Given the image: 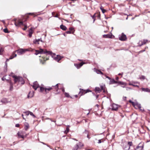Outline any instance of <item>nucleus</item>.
<instances>
[{"mask_svg": "<svg viewBox=\"0 0 150 150\" xmlns=\"http://www.w3.org/2000/svg\"><path fill=\"white\" fill-rule=\"evenodd\" d=\"M52 52L49 51H47L46 50H43L42 49H40L39 50H35V54L37 55L39 54H45L46 55H51Z\"/></svg>", "mask_w": 150, "mask_h": 150, "instance_id": "obj_1", "label": "nucleus"}, {"mask_svg": "<svg viewBox=\"0 0 150 150\" xmlns=\"http://www.w3.org/2000/svg\"><path fill=\"white\" fill-rule=\"evenodd\" d=\"M80 91L79 92V95L80 96L88 92L91 91L89 89L85 90L81 88L80 89Z\"/></svg>", "mask_w": 150, "mask_h": 150, "instance_id": "obj_2", "label": "nucleus"}, {"mask_svg": "<svg viewBox=\"0 0 150 150\" xmlns=\"http://www.w3.org/2000/svg\"><path fill=\"white\" fill-rule=\"evenodd\" d=\"M28 51L27 49H21L17 51V52L19 55H21L24 54L26 51Z\"/></svg>", "mask_w": 150, "mask_h": 150, "instance_id": "obj_3", "label": "nucleus"}, {"mask_svg": "<svg viewBox=\"0 0 150 150\" xmlns=\"http://www.w3.org/2000/svg\"><path fill=\"white\" fill-rule=\"evenodd\" d=\"M127 39L126 36L123 33H122L121 35L119 37V39L121 41H125Z\"/></svg>", "mask_w": 150, "mask_h": 150, "instance_id": "obj_4", "label": "nucleus"}, {"mask_svg": "<svg viewBox=\"0 0 150 150\" xmlns=\"http://www.w3.org/2000/svg\"><path fill=\"white\" fill-rule=\"evenodd\" d=\"M147 41L148 40H147L145 39L143 40V41H139L138 42V46L139 47H141L142 45L145 44Z\"/></svg>", "mask_w": 150, "mask_h": 150, "instance_id": "obj_5", "label": "nucleus"}, {"mask_svg": "<svg viewBox=\"0 0 150 150\" xmlns=\"http://www.w3.org/2000/svg\"><path fill=\"white\" fill-rule=\"evenodd\" d=\"M33 88L36 90L37 88L40 87V86L37 81H35L33 83V85L32 86Z\"/></svg>", "mask_w": 150, "mask_h": 150, "instance_id": "obj_6", "label": "nucleus"}, {"mask_svg": "<svg viewBox=\"0 0 150 150\" xmlns=\"http://www.w3.org/2000/svg\"><path fill=\"white\" fill-rule=\"evenodd\" d=\"M63 57H62L59 55H57L54 58V59L55 60L59 62Z\"/></svg>", "mask_w": 150, "mask_h": 150, "instance_id": "obj_7", "label": "nucleus"}, {"mask_svg": "<svg viewBox=\"0 0 150 150\" xmlns=\"http://www.w3.org/2000/svg\"><path fill=\"white\" fill-rule=\"evenodd\" d=\"M86 63L82 62H81L79 64H74V66L78 69L80 68L81 67H82L83 64H85Z\"/></svg>", "mask_w": 150, "mask_h": 150, "instance_id": "obj_8", "label": "nucleus"}, {"mask_svg": "<svg viewBox=\"0 0 150 150\" xmlns=\"http://www.w3.org/2000/svg\"><path fill=\"white\" fill-rule=\"evenodd\" d=\"M40 42H43L42 39V38H40V39H35L34 40L33 42V43L35 44H40Z\"/></svg>", "mask_w": 150, "mask_h": 150, "instance_id": "obj_9", "label": "nucleus"}, {"mask_svg": "<svg viewBox=\"0 0 150 150\" xmlns=\"http://www.w3.org/2000/svg\"><path fill=\"white\" fill-rule=\"evenodd\" d=\"M112 35L111 33H110L106 35H103V38H112Z\"/></svg>", "mask_w": 150, "mask_h": 150, "instance_id": "obj_10", "label": "nucleus"}, {"mask_svg": "<svg viewBox=\"0 0 150 150\" xmlns=\"http://www.w3.org/2000/svg\"><path fill=\"white\" fill-rule=\"evenodd\" d=\"M13 78L14 79V82L15 83L17 82H19V76H17L15 75L12 76Z\"/></svg>", "mask_w": 150, "mask_h": 150, "instance_id": "obj_11", "label": "nucleus"}, {"mask_svg": "<svg viewBox=\"0 0 150 150\" xmlns=\"http://www.w3.org/2000/svg\"><path fill=\"white\" fill-rule=\"evenodd\" d=\"M53 86L52 87H49L47 88H45V91L46 93H48L49 92L53 89Z\"/></svg>", "mask_w": 150, "mask_h": 150, "instance_id": "obj_12", "label": "nucleus"}, {"mask_svg": "<svg viewBox=\"0 0 150 150\" xmlns=\"http://www.w3.org/2000/svg\"><path fill=\"white\" fill-rule=\"evenodd\" d=\"M118 108L117 105L116 104H113L112 105V110L116 111L118 110Z\"/></svg>", "mask_w": 150, "mask_h": 150, "instance_id": "obj_13", "label": "nucleus"}, {"mask_svg": "<svg viewBox=\"0 0 150 150\" xmlns=\"http://www.w3.org/2000/svg\"><path fill=\"white\" fill-rule=\"evenodd\" d=\"M19 83L21 82V84H23L24 83V81L23 79L21 77H19Z\"/></svg>", "mask_w": 150, "mask_h": 150, "instance_id": "obj_14", "label": "nucleus"}, {"mask_svg": "<svg viewBox=\"0 0 150 150\" xmlns=\"http://www.w3.org/2000/svg\"><path fill=\"white\" fill-rule=\"evenodd\" d=\"M141 89L142 91L145 92H150V89L148 88H142Z\"/></svg>", "mask_w": 150, "mask_h": 150, "instance_id": "obj_15", "label": "nucleus"}, {"mask_svg": "<svg viewBox=\"0 0 150 150\" xmlns=\"http://www.w3.org/2000/svg\"><path fill=\"white\" fill-rule=\"evenodd\" d=\"M34 95V93L33 92H30L28 95V98H31L33 97Z\"/></svg>", "mask_w": 150, "mask_h": 150, "instance_id": "obj_16", "label": "nucleus"}, {"mask_svg": "<svg viewBox=\"0 0 150 150\" xmlns=\"http://www.w3.org/2000/svg\"><path fill=\"white\" fill-rule=\"evenodd\" d=\"M117 83V82L115 81L114 79H110V84H112L114 83Z\"/></svg>", "mask_w": 150, "mask_h": 150, "instance_id": "obj_17", "label": "nucleus"}, {"mask_svg": "<svg viewBox=\"0 0 150 150\" xmlns=\"http://www.w3.org/2000/svg\"><path fill=\"white\" fill-rule=\"evenodd\" d=\"M143 146H139V145L136 147L135 150H143Z\"/></svg>", "mask_w": 150, "mask_h": 150, "instance_id": "obj_18", "label": "nucleus"}, {"mask_svg": "<svg viewBox=\"0 0 150 150\" xmlns=\"http://www.w3.org/2000/svg\"><path fill=\"white\" fill-rule=\"evenodd\" d=\"M1 102L2 103L4 104H6L8 103V101L7 100L6 98H3L1 101Z\"/></svg>", "mask_w": 150, "mask_h": 150, "instance_id": "obj_19", "label": "nucleus"}, {"mask_svg": "<svg viewBox=\"0 0 150 150\" xmlns=\"http://www.w3.org/2000/svg\"><path fill=\"white\" fill-rule=\"evenodd\" d=\"M124 145L125 146H124L123 148L125 150H128L130 149V147L129 146H128V145H127L125 144Z\"/></svg>", "mask_w": 150, "mask_h": 150, "instance_id": "obj_20", "label": "nucleus"}, {"mask_svg": "<svg viewBox=\"0 0 150 150\" xmlns=\"http://www.w3.org/2000/svg\"><path fill=\"white\" fill-rule=\"evenodd\" d=\"M60 28L61 29L64 30H66L67 29V27L63 25H60Z\"/></svg>", "mask_w": 150, "mask_h": 150, "instance_id": "obj_21", "label": "nucleus"}, {"mask_svg": "<svg viewBox=\"0 0 150 150\" xmlns=\"http://www.w3.org/2000/svg\"><path fill=\"white\" fill-rule=\"evenodd\" d=\"M95 90L96 92L97 93H100L101 91V89L98 87H96Z\"/></svg>", "mask_w": 150, "mask_h": 150, "instance_id": "obj_22", "label": "nucleus"}, {"mask_svg": "<svg viewBox=\"0 0 150 150\" xmlns=\"http://www.w3.org/2000/svg\"><path fill=\"white\" fill-rule=\"evenodd\" d=\"M76 144L78 145V147L79 148L83 146V144L81 142H79L78 143H77Z\"/></svg>", "mask_w": 150, "mask_h": 150, "instance_id": "obj_23", "label": "nucleus"}, {"mask_svg": "<svg viewBox=\"0 0 150 150\" xmlns=\"http://www.w3.org/2000/svg\"><path fill=\"white\" fill-rule=\"evenodd\" d=\"M33 33L32 28H30L29 31L28 35L30 37H31L32 36V34Z\"/></svg>", "mask_w": 150, "mask_h": 150, "instance_id": "obj_24", "label": "nucleus"}, {"mask_svg": "<svg viewBox=\"0 0 150 150\" xmlns=\"http://www.w3.org/2000/svg\"><path fill=\"white\" fill-rule=\"evenodd\" d=\"M10 90L11 91H12L13 89V84L12 82L11 81H10Z\"/></svg>", "mask_w": 150, "mask_h": 150, "instance_id": "obj_25", "label": "nucleus"}, {"mask_svg": "<svg viewBox=\"0 0 150 150\" xmlns=\"http://www.w3.org/2000/svg\"><path fill=\"white\" fill-rule=\"evenodd\" d=\"M79 148L78 147V145L76 144L73 147V150H77Z\"/></svg>", "mask_w": 150, "mask_h": 150, "instance_id": "obj_26", "label": "nucleus"}, {"mask_svg": "<svg viewBox=\"0 0 150 150\" xmlns=\"http://www.w3.org/2000/svg\"><path fill=\"white\" fill-rule=\"evenodd\" d=\"M96 13H95L94 14L93 16H92L91 15V16L92 17V19H93V23H94L95 21L96 20V19L95 18V17H96Z\"/></svg>", "mask_w": 150, "mask_h": 150, "instance_id": "obj_27", "label": "nucleus"}, {"mask_svg": "<svg viewBox=\"0 0 150 150\" xmlns=\"http://www.w3.org/2000/svg\"><path fill=\"white\" fill-rule=\"evenodd\" d=\"M29 125L28 124H27L26 125H25V130H27L29 128Z\"/></svg>", "mask_w": 150, "mask_h": 150, "instance_id": "obj_28", "label": "nucleus"}, {"mask_svg": "<svg viewBox=\"0 0 150 150\" xmlns=\"http://www.w3.org/2000/svg\"><path fill=\"white\" fill-rule=\"evenodd\" d=\"M135 105V106H137L139 109L141 108V106L140 104H139L138 103H136Z\"/></svg>", "mask_w": 150, "mask_h": 150, "instance_id": "obj_29", "label": "nucleus"}, {"mask_svg": "<svg viewBox=\"0 0 150 150\" xmlns=\"http://www.w3.org/2000/svg\"><path fill=\"white\" fill-rule=\"evenodd\" d=\"M125 144L127 145H128V146L130 147L131 146H132V142H128L127 144L125 143Z\"/></svg>", "mask_w": 150, "mask_h": 150, "instance_id": "obj_30", "label": "nucleus"}, {"mask_svg": "<svg viewBox=\"0 0 150 150\" xmlns=\"http://www.w3.org/2000/svg\"><path fill=\"white\" fill-rule=\"evenodd\" d=\"M4 49L2 47L0 48V55L2 54V52L4 51Z\"/></svg>", "mask_w": 150, "mask_h": 150, "instance_id": "obj_31", "label": "nucleus"}, {"mask_svg": "<svg viewBox=\"0 0 150 150\" xmlns=\"http://www.w3.org/2000/svg\"><path fill=\"white\" fill-rule=\"evenodd\" d=\"M139 79L141 80H144L145 79V77L144 76H141L140 77Z\"/></svg>", "mask_w": 150, "mask_h": 150, "instance_id": "obj_32", "label": "nucleus"}, {"mask_svg": "<svg viewBox=\"0 0 150 150\" xmlns=\"http://www.w3.org/2000/svg\"><path fill=\"white\" fill-rule=\"evenodd\" d=\"M69 129L68 127H67L66 129V130L64 131V133L66 134L69 131Z\"/></svg>", "mask_w": 150, "mask_h": 150, "instance_id": "obj_33", "label": "nucleus"}, {"mask_svg": "<svg viewBox=\"0 0 150 150\" xmlns=\"http://www.w3.org/2000/svg\"><path fill=\"white\" fill-rule=\"evenodd\" d=\"M84 134H85L87 135V137L88 138H89V135H88V131L87 130H85L83 132Z\"/></svg>", "mask_w": 150, "mask_h": 150, "instance_id": "obj_34", "label": "nucleus"}, {"mask_svg": "<svg viewBox=\"0 0 150 150\" xmlns=\"http://www.w3.org/2000/svg\"><path fill=\"white\" fill-rule=\"evenodd\" d=\"M30 112V111H26L24 112H23L24 113L26 114V115L28 116L30 114L29 112Z\"/></svg>", "mask_w": 150, "mask_h": 150, "instance_id": "obj_35", "label": "nucleus"}, {"mask_svg": "<svg viewBox=\"0 0 150 150\" xmlns=\"http://www.w3.org/2000/svg\"><path fill=\"white\" fill-rule=\"evenodd\" d=\"M29 112L30 115L31 116H32L34 118L36 117L35 115L33 113L30 111Z\"/></svg>", "mask_w": 150, "mask_h": 150, "instance_id": "obj_36", "label": "nucleus"}, {"mask_svg": "<svg viewBox=\"0 0 150 150\" xmlns=\"http://www.w3.org/2000/svg\"><path fill=\"white\" fill-rule=\"evenodd\" d=\"M40 91L41 92H43V91L45 90V88L42 87H40Z\"/></svg>", "mask_w": 150, "mask_h": 150, "instance_id": "obj_37", "label": "nucleus"}, {"mask_svg": "<svg viewBox=\"0 0 150 150\" xmlns=\"http://www.w3.org/2000/svg\"><path fill=\"white\" fill-rule=\"evenodd\" d=\"M18 135L19 137H21L23 139L24 138V136L20 134L19 133H18Z\"/></svg>", "mask_w": 150, "mask_h": 150, "instance_id": "obj_38", "label": "nucleus"}, {"mask_svg": "<svg viewBox=\"0 0 150 150\" xmlns=\"http://www.w3.org/2000/svg\"><path fill=\"white\" fill-rule=\"evenodd\" d=\"M104 142V140L102 139H99L98 140V144L102 142Z\"/></svg>", "mask_w": 150, "mask_h": 150, "instance_id": "obj_39", "label": "nucleus"}, {"mask_svg": "<svg viewBox=\"0 0 150 150\" xmlns=\"http://www.w3.org/2000/svg\"><path fill=\"white\" fill-rule=\"evenodd\" d=\"M4 31L5 33H8L9 32L8 29L6 28H5L4 29Z\"/></svg>", "mask_w": 150, "mask_h": 150, "instance_id": "obj_40", "label": "nucleus"}, {"mask_svg": "<svg viewBox=\"0 0 150 150\" xmlns=\"http://www.w3.org/2000/svg\"><path fill=\"white\" fill-rule=\"evenodd\" d=\"M69 29V30L71 32H72V33L73 32H74V28L72 27L70 28Z\"/></svg>", "mask_w": 150, "mask_h": 150, "instance_id": "obj_41", "label": "nucleus"}, {"mask_svg": "<svg viewBox=\"0 0 150 150\" xmlns=\"http://www.w3.org/2000/svg\"><path fill=\"white\" fill-rule=\"evenodd\" d=\"M18 24H19V26L21 25H24L23 22L22 21H18Z\"/></svg>", "mask_w": 150, "mask_h": 150, "instance_id": "obj_42", "label": "nucleus"}, {"mask_svg": "<svg viewBox=\"0 0 150 150\" xmlns=\"http://www.w3.org/2000/svg\"><path fill=\"white\" fill-rule=\"evenodd\" d=\"M96 14H97V16H96L97 17L98 19H100V13H96Z\"/></svg>", "mask_w": 150, "mask_h": 150, "instance_id": "obj_43", "label": "nucleus"}, {"mask_svg": "<svg viewBox=\"0 0 150 150\" xmlns=\"http://www.w3.org/2000/svg\"><path fill=\"white\" fill-rule=\"evenodd\" d=\"M129 85L132 86H136V87H139V86H138L134 85L132 83H129Z\"/></svg>", "mask_w": 150, "mask_h": 150, "instance_id": "obj_44", "label": "nucleus"}, {"mask_svg": "<svg viewBox=\"0 0 150 150\" xmlns=\"http://www.w3.org/2000/svg\"><path fill=\"white\" fill-rule=\"evenodd\" d=\"M66 33L67 34H71V33L73 34L74 33V32H73L72 33V32H71L69 30V31H67L66 32Z\"/></svg>", "mask_w": 150, "mask_h": 150, "instance_id": "obj_45", "label": "nucleus"}, {"mask_svg": "<svg viewBox=\"0 0 150 150\" xmlns=\"http://www.w3.org/2000/svg\"><path fill=\"white\" fill-rule=\"evenodd\" d=\"M64 94H65V96L66 97H69V95L68 93H65Z\"/></svg>", "mask_w": 150, "mask_h": 150, "instance_id": "obj_46", "label": "nucleus"}, {"mask_svg": "<svg viewBox=\"0 0 150 150\" xmlns=\"http://www.w3.org/2000/svg\"><path fill=\"white\" fill-rule=\"evenodd\" d=\"M18 23H18V22H16L15 23V25L16 26H19V25Z\"/></svg>", "mask_w": 150, "mask_h": 150, "instance_id": "obj_47", "label": "nucleus"}, {"mask_svg": "<svg viewBox=\"0 0 150 150\" xmlns=\"http://www.w3.org/2000/svg\"><path fill=\"white\" fill-rule=\"evenodd\" d=\"M24 25V28H23V29L24 30H25L27 28V25Z\"/></svg>", "mask_w": 150, "mask_h": 150, "instance_id": "obj_48", "label": "nucleus"}, {"mask_svg": "<svg viewBox=\"0 0 150 150\" xmlns=\"http://www.w3.org/2000/svg\"><path fill=\"white\" fill-rule=\"evenodd\" d=\"M96 72L98 74H100V70H97L96 71Z\"/></svg>", "mask_w": 150, "mask_h": 150, "instance_id": "obj_49", "label": "nucleus"}, {"mask_svg": "<svg viewBox=\"0 0 150 150\" xmlns=\"http://www.w3.org/2000/svg\"><path fill=\"white\" fill-rule=\"evenodd\" d=\"M145 51V49H144L143 50H141L140 51H139V53H141L143 52H144V51Z\"/></svg>", "mask_w": 150, "mask_h": 150, "instance_id": "obj_50", "label": "nucleus"}, {"mask_svg": "<svg viewBox=\"0 0 150 150\" xmlns=\"http://www.w3.org/2000/svg\"><path fill=\"white\" fill-rule=\"evenodd\" d=\"M58 84H57L56 86H54V87L56 89H57L58 88Z\"/></svg>", "mask_w": 150, "mask_h": 150, "instance_id": "obj_51", "label": "nucleus"}, {"mask_svg": "<svg viewBox=\"0 0 150 150\" xmlns=\"http://www.w3.org/2000/svg\"><path fill=\"white\" fill-rule=\"evenodd\" d=\"M106 11V10L104 9H103L102 10V11L103 13H104Z\"/></svg>", "mask_w": 150, "mask_h": 150, "instance_id": "obj_52", "label": "nucleus"}, {"mask_svg": "<svg viewBox=\"0 0 150 150\" xmlns=\"http://www.w3.org/2000/svg\"><path fill=\"white\" fill-rule=\"evenodd\" d=\"M17 56V54H15V56L14 57H10L9 59H12L13 57H15L16 56Z\"/></svg>", "mask_w": 150, "mask_h": 150, "instance_id": "obj_53", "label": "nucleus"}, {"mask_svg": "<svg viewBox=\"0 0 150 150\" xmlns=\"http://www.w3.org/2000/svg\"><path fill=\"white\" fill-rule=\"evenodd\" d=\"M15 126L16 127H19V124H17Z\"/></svg>", "mask_w": 150, "mask_h": 150, "instance_id": "obj_54", "label": "nucleus"}, {"mask_svg": "<svg viewBox=\"0 0 150 150\" xmlns=\"http://www.w3.org/2000/svg\"><path fill=\"white\" fill-rule=\"evenodd\" d=\"M1 79L2 81H4V80L6 79V78H5L4 76Z\"/></svg>", "mask_w": 150, "mask_h": 150, "instance_id": "obj_55", "label": "nucleus"}, {"mask_svg": "<svg viewBox=\"0 0 150 150\" xmlns=\"http://www.w3.org/2000/svg\"><path fill=\"white\" fill-rule=\"evenodd\" d=\"M117 83H119L121 84H123V83L121 81H119Z\"/></svg>", "mask_w": 150, "mask_h": 150, "instance_id": "obj_56", "label": "nucleus"}, {"mask_svg": "<svg viewBox=\"0 0 150 150\" xmlns=\"http://www.w3.org/2000/svg\"><path fill=\"white\" fill-rule=\"evenodd\" d=\"M48 119H50L52 122H56V121H54V120H52V119H50V118H48Z\"/></svg>", "mask_w": 150, "mask_h": 150, "instance_id": "obj_57", "label": "nucleus"}, {"mask_svg": "<svg viewBox=\"0 0 150 150\" xmlns=\"http://www.w3.org/2000/svg\"><path fill=\"white\" fill-rule=\"evenodd\" d=\"M132 103L133 105H134V106H135V103L134 102H132Z\"/></svg>", "mask_w": 150, "mask_h": 150, "instance_id": "obj_58", "label": "nucleus"}, {"mask_svg": "<svg viewBox=\"0 0 150 150\" xmlns=\"http://www.w3.org/2000/svg\"><path fill=\"white\" fill-rule=\"evenodd\" d=\"M100 9L102 11V10H103V7H102V6H101L100 7Z\"/></svg>", "mask_w": 150, "mask_h": 150, "instance_id": "obj_59", "label": "nucleus"}, {"mask_svg": "<svg viewBox=\"0 0 150 150\" xmlns=\"http://www.w3.org/2000/svg\"><path fill=\"white\" fill-rule=\"evenodd\" d=\"M100 9L102 11V10H103V7H102V6H101L100 7Z\"/></svg>", "mask_w": 150, "mask_h": 150, "instance_id": "obj_60", "label": "nucleus"}, {"mask_svg": "<svg viewBox=\"0 0 150 150\" xmlns=\"http://www.w3.org/2000/svg\"><path fill=\"white\" fill-rule=\"evenodd\" d=\"M54 16L55 17H58V14H57L55 16Z\"/></svg>", "mask_w": 150, "mask_h": 150, "instance_id": "obj_61", "label": "nucleus"}, {"mask_svg": "<svg viewBox=\"0 0 150 150\" xmlns=\"http://www.w3.org/2000/svg\"><path fill=\"white\" fill-rule=\"evenodd\" d=\"M29 14L33 15H34V13H29Z\"/></svg>", "mask_w": 150, "mask_h": 150, "instance_id": "obj_62", "label": "nucleus"}, {"mask_svg": "<svg viewBox=\"0 0 150 150\" xmlns=\"http://www.w3.org/2000/svg\"><path fill=\"white\" fill-rule=\"evenodd\" d=\"M123 74V73H119L118 74V75H122Z\"/></svg>", "mask_w": 150, "mask_h": 150, "instance_id": "obj_63", "label": "nucleus"}, {"mask_svg": "<svg viewBox=\"0 0 150 150\" xmlns=\"http://www.w3.org/2000/svg\"><path fill=\"white\" fill-rule=\"evenodd\" d=\"M100 88H101V90H103V87L102 86H100Z\"/></svg>", "mask_w": 150, "mask_h": 150, "instance_id": "obj_64", "label": "nucleus"}]
</instances>
